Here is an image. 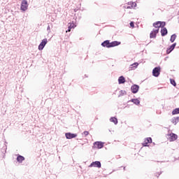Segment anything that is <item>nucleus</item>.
<instances>
[{
  "instance_id": "nucleus-10",
  "label": "nucleus",
  "mask_w": 179,
  "mask_h": 179,
  "mask_svg": "<svg viewBox=\"0 0 179 179\" xmlns=\"http://www.w3.org/2000/svg\"><path fill=\"white\" fill-rule=\"evenodd\" d=\"M89 167H98V169H100V167H101V163H100V162L99 161H96L92 162Z\"/></svg>"
},
{
  "instance_id": "nucleus-19",
  "label": "nucleus",
  "mask_w": 179,
  "mask_h": 179,
  "mask_svg": "<svg viewBox=\"0 0 179 179\" xmlns=\"http://www.w3.org/2000/svg\"><path fill=\"white\" fill-rule=\"evenodd\" d=\"M110 122H114L115 125H117V124H118V120H117L116 117H111L110 119Z\"/></svg>"
},
{
  "instance_id": "nucleus-5",
  "label": "nucleus",
  "mask_w": 179,
  "mask_h": 179,
  "mask_svg": "<svg viewBox=\"0 0 179 179\" xmlns=\"http://www.w3.org/2000/svg\"><path fill=\"white\" fill-rule=\"evenodd\" d=\"M161 68L160 66L158 67H155L153 70H152V75L153 76H155V78H157L159 76V75H160V71H161Z\"/></svg>"
},
{
  "instance_id": "nucleus-18",
  "label": "nucleus",
  "mask_w": 179,
  "mask_h": 179,
  "mask_svg": "<svg viewBox=\"0 0 179 179\" xmlns=\"http://www.w3.org/2000/svg\"><path fill=\"white\" fill-rule=\"evenodd\" d=\"M24 160V157L22 156V155H19L17 157V161L19 162V163H22V162H23Z\"/></svg>"
},
{
  "instance_id": "nucleus-7",
  "label": "nucleus",
  "mask_w": 179,
  "mask_h": 179,
  "mask_svg": "<svg viewBox=\"0 0 179 179\" xmlns=\"http://www.w3.org/2000/svg\"><path fill=\"white\" fill-rule=\"evenodd\" d=\"M28 7L29 5L27 4V1L23 0L21 3V10L24 12L25 10H27Z\"/></svg>"
},
{
  "instance_id": "nucleus-6",
  "label": "nucleus",
  "mask_w": 179,
  "mask_h": 179,
  "mask_svg": "<svg viewBox=\"0 0 179 179\" xmlns=\"http://www.w3.org/2000/svg\"><path fill=\"white\" fill-rule=\"evenodd\" d=\"M168 138L170 142H174V141H177V138H178V136L174 133H171L168 134Z\"/></svg>"
},
{
  "instance_id": "nucleus-11",
  "label": "nucleus",
  "mask_w": 179,
  "mask_h": 179,
  "mask_svg": "<svg viewBox=\"0 0 179 179\" xmlns=\"http://www.w3.org/2000/svg\"><path fill=\"white\" fill-rule=\"evenodd\" d=\"M131 90L134 94L138 93V92L139 91V86L138 85H134L133 86H131Z\"/></svg>"
},
{
  "instance_id": "nucleus-14",
  "label": "nucleus",
  "mask_w": 179,
  "mask_h": 179,
  "mask_svg": "<svg viewBox=\"0 0 179 179\" xmlns=\"http://www.w3.org/2000/svg\"><path fill=\"white\" fill-rule=\"evenodd\" d=\"M138 65H139V64L138 62H135L133 64L130 65V67H129L130 71L136 69V68H138Z\"/></svg>"
},
{
  "instance_id": "nucleus-16",
  "label": "nucleus",
  "mask_w": 179,
  "mask_h": 179,
  "mask_svg": "<svg viewBox=\"0 0 179 179\" xmlns=\"http://www.w3.org/2000/svg\"><path fill=\"white\" fill-rule=\"evenodd\" d=\"M179 122V117H173L171 120V122L174 124V125H177V124H178Z\"/></svg>"
},
{
  "instance_id": "nucleus-22",
  "label": "nucleus",
  "mask_w": 179,
  "mask_h": 179,
  "mask_svg": "<svg viewBox=\"0 0 179 179\" xmlns=\"http://www.w3.org/2000/svg\"><path fill=\"white\" fill-rule=\"evenodd\" d=\"M177 114H179V108H176L172 111V115H176Z\"/></svg>"
},
{
  "instance_id": "nucleus-21",
  "label": "nucleus",
  "mask_w": 179,
  "mask_h": 179,
  "mask_svg": "<svg viewBox=\"0 0 179 179\" xmlns=\"http://www.w3.org/2000/svg\"><path fill=\"white\" fill-rule=\"evenodd\" d=\"M176 38H177V35L174 34L171 36L170 41H171L172 43H174V41H176Z\"/></svg>"
},
{
  "instance_id": "nucleus-12",
  "label": "nucleus",
  "mask_w": 179,
  "mask_h": 179,
  "mask_svg": "<svg viewBox=\"0 0 179 179\" xmlns=\"http://www.w3.org/2000/svg\"><path fill=\"white\" fill-rule=\"evenodd\" d=\"M149 143H152V138L149 137L144 140L143 143V146H148Z\"/></svg>"
},
{
  "instance_id": "nucleus-26",
  "label": "nucleus",
  "mask_w": 179,
  "mask_h": 179,
  "mask_svg": "<svg viewBox=\"0 0 179 179\" xmlns=\"http://www.w3.org/2000/svg\"><path fill=\"white\" fill-rule=\"evenodd\" d=\"M160 174H162V172H157L155 173V177H159V176H160Z\"/></svg>"
},
{
  "instance_id": "nucleus-28",
  "label": "nucleus",
  "mask_w": 179,
  "mask_h": 179,
  "mask_svg": "<svg viewBox=\"0 0 179 179\" xmlns=\"http://www.w3.org/2000/svg\"><path fill=\"white\" fill-rule=\"evenodd\" d=\"M71 29H69V28L68 30L66 31V33H68V31H71Z\"/></svg>"
},
{
  "instance_id": "nucleus-8",
  "label": "nucleus",
  "mask_w": 179,
  "mask_h": 179,
  "mask_svg": "<svg viewBox=\"0 0 179 179\" xmlns=\"http://www.w3.org/2000/svg\"><path fill=\"white\" fill-rule=\"evenodd\" d=\"M47 43H48V41H47V38L42 40L41 43L38 45V50L41 51L44 48V47H45V45L47 44Z\"/></svg>"
},
{
  "instance_id": "nucleus-4",
  "label": "nucleus",
  "mask_w": 179,
  "mask_h": 179,
  "mask_svg": "<svg viewBox=\"0 0 179 179\" xmlns=\"http://www.w3.org/2000/svg\"><path fill=\"white\" fill-rule=\"evenodd\" d=\"M93 145L92 149H101L104 147V143L101 141H96Z\"/></svg>"
},
{
  "instance_id": "nucleus-9",
  "label": "nucleus",
  "mask_w": 179,
  "mask_h": 179,
  "mask_svg": "<svg viewBox=\"0 0 179 179\" xmlns=\"http://www.w3.org/2000/svg\"><path fill=\"white\" fill-rule=\"evenodd\" d=\"M65 136L66 139H73V138H76L78 136V134L72 133H66Z\"/></svg>"
},
{
  "instance_id": "nucleus-25",
  "label": "nucleus",
  "mask_w": 179,
  "mask_h": 179,
  "mask_svg": "<svg viewBox=\"0 0 179 179\" xmlns=\"http://www.w3.org/2000/svg\"><path fill=\"white\" fill-rule=\"evenodd\" d=\"M130 27H132V28L135 27V24H134V22H130Z\"/></svg>"
},
{
  "instance_id": "nucleus-27",
  "label": "nucleus",
  "mask_w": 179,
  "mask_h": 179,
  "mask_svg": "<svg viewBox=\"0 0 179 179\" xmlns=\"http://www.w3.org/2000/svg\"><path fill=\"white\" fill-rule=\"evenodd\" d=\"M83 135H85V136H87V135H89V131H84Z\"/></svg>"
},
{
  "instance_id": "nucleus-20",
  "label": "nucleus",
  "mask_w": 179,
  "mask_h": 179,
  "mask_svg": "<svg viewBox=\"0 0 179 179\" xmlns=\"http://www.w3.org/2000/svg\"><path fill=\"white\" fill-rule=\"evenodd\" d=\"M76 27V24L72 22L71 23H69V29H75Z\"/></svg>"
},
{
  "instance_id": "nucleus-13",
  "label": "nucleus",
  "mask_w": 179,
  "mask_h": 179,
  "mask_svg": "<svg viewBox=\"0 0 179 179\" xmlns=\"http://www.w3.org/2000/svg\"><path fill=\"white\" fill-rule=\"evenodd\" d=\"M176 43H173L172 45H171L170 48L167 49L166 54H170V52H171V51L176 48Z\"/></svg>"
},
{
  "instance_id": "nucleus-23",
  "label": "nucleus",
  "mask_w": 179,
  "mask_h": 179,
  "mask_svg": "<svg viewBox=\"0 0 179 179\" xmlns=\"http://www.w3.org/2000/svg\"><path fill=\"white\" fill-rule=\"evenodd\" d=\"M131 101L134 104H136V106H138V104H140L141 103V101L138 99H131Z\"/></svg>"
},
{
  "instance_id": "nucleus-15",
  "label": "nucleus",
  "mask_w": 179,
  "mask_h": 179,
  "mask_svg": "<svg viewBox=\"0 0 179 179\" xmlns=\"http://www.w3.org/2000/svg\"><path fill=\"white\" fill-rule=\"evenodd\" d=\"M118 83L119 85H122V83H125V78H124V76H120L118 78Z\"/></svg>"
},
{
  "instance_id": "nucleus-1",
  "label": "nucleus",
  "mask_w": 179,
  "mask_h": 179,
  "mask_svg": "<svg viewBox=\"0 0 179 179\" xmlns=\"http://www.w3.org/2000/svg\"><path fill=\"white\" fill-rule=\"evenodd\" d=\"M166 26V22H156L153 24V27H155L151 33L150 34V38H156V36L157 35V33H159V30L160 29V27H164Z\"/></svg>"
},
{
  "instance_id": "nucleus-3",
  "label": "nucleus",
  "mask_w": 179,
  "mask_h": 179,
  "mask_svg": "<svg viewBox=\"0 0 179 179\" xmlns=\"http://www.w3.org/2000/svg\"><path fill=\"white\" fill-rule=\"evenodd\" d=\"M124 9H135L136 8V3L134 1H129L124 4Z\"/></svg>"
},
{
  "instance_id": "nucleus-2",
  "label": "nucleus",
  "mask_w": 179,
  "mask_h": 179,
  "mask_svg": "<svg viewBox=\"0 0 179 179\" xmlns=\"http://www.w3.org/2000/svg\"><path fill=\"white\" fill-rule=\"evenodd\" d=\"M121 44V42H118L117 41H113L110 43V41L107 40L103 41L101 43L102 47H106V48H111L113 47H117V45H120Z\"/></svg>"
},
{
  "instance_id": "nucleus-17",
  "label": "nucleus",
  "mask_w": 179,
  "mask_h": 179,
  "mask_svg": "<svg viewBox=\"0 0 179 179\" xmlns=\"http://www.w3.org/2000/svg\"><path fill=\"white\" fill-rule=\"evenodd\" d=\"M161 34L162 37H164L167 34V29L166 28H162L161 29Z\"/></svg>"
},
{
  "instance_id": "nucleus-24",
  "label": "nucleus",
  "mask_w": 179,
  "mask_h": 179,
  "mask_svg": "<svg viewBox=\"0 0 179 179\" xmlns=\"http://www.w3.org/2000/svg\"><path fill=\"white\" fill-rule=\"evenodd\" d=\"M171 84L173 85V86L176 87L177 86V84L176 83V80L173 79H170Z\"/></svg>"
}]
</instances>
